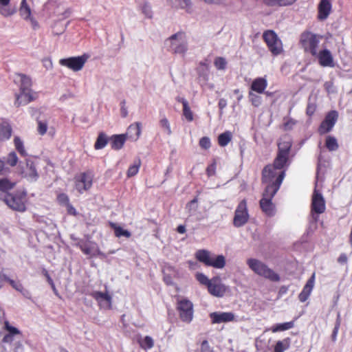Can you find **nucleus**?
Returning <instances> with one entry per match:
<instances>
[{
  "label": "nucleus",
  "mask_w": 352,
  "mask_h": 352,
  "mask_svg": "<svg viewBox=\"0 0 352 352\" xmlns=\"http://www.w3.org/2000/svg\"><path fill=\"white\" fill-rule=\"evenodd\" d=\"M247 264L255 274L260 276H263L272 282H278L280 280L278 274L258 259L249 258L247 261Z\"/></svg>",
  "instance_id": "obj_1"
},
{
  "label": "nucleus",
  "mask_w": 352,
  "mask_h": 352,
  "mask_svg": "<svg viewBox=\"0 0 352 352\" xmlns=\"http://www.w3.org/2000/svg\"><path fill=\"white\" fill-rule=\"evenodd\" d=\"M195 258L205 265L217 269H222L226 265V258L223 255L220 254L212 257L210 252L206 250H197L195 253Z\"/></svg>",
  "instance_id": "obj_2"
},
{
  "label": "nucleus",
  "mask_w": 352,
  "mask_h": 352,
  "mask_svg": "<svg viewBox=\"0 0 352 352\" xmlns=\"http://www.w3.org/2000/svg\"><path fill=\"white\" fill-rule=\"evenodd\" d=\"M26 195L25 191H17L14 193H10L8 195H3V201L9 208L18 212L26 210Z\"/></svg>",
  "instance_id": "obj_3"
},
{
  "label": "nucleus",
  "mask_w": 352,
  "mask_h": 352,
  "mask_svg": "<svg viewBox=\"0 0 352 352\" xmlns=\"http://www.w3.org/2000/svg\"><path fill=\"white\" fill-rule=\"evenodd\" d=\"M182 32H177L165 41L167 50L173 54H184L188 50V44Z\"/></svg>",
  "instance_id": "obj_4"
},
{
  "label": "nucleus",
  "mask_w": 352,
  "mask_h": 352,
  "mask_svg": "<svg viewBox=\"0 0 352 352\" xmlns=\"http://www.w3.org/2000/svg\"><path fill=\"white\" fill-rule=\"evenodd\" d=\"M320 38L322 36L305 31L300 34V43L305 52H309L313 56H316Z\"/></svg>",
  "instance_id": "obj_5"
},
{
  "label": "nucleus",
  "mask_w": 352,
  "mask_h": 352,
  "mask_svg": "<svg viewBox=\"0 0 352 352\" xmlns=\"http://www.w3.org/2000/svg\"><path fill=\"white\" fill-rule=\"evenodd\" d=\"M263 38L269 50L274 56H278L282 52V41L274 30L265 31L263 34Z\"/></svg>",
  "instance_id": "obj_6"
},
{
  "label": "nucleus",
  "mask_w": 352,
  "mask_h": 352,
  "mask_svg": "<svg viewBox=\"0 0 352 352\" xmlns=\"http://www.w3.org/2000/svg\"><path fill=\"white\" fill-rule=\"evenodd\" d=\"M177 310L179 312V318L184 322L189 324L193 319V304L187 299L183 298L177 300Z\"/></svg>",
  "instance_id": "obj_7"
},
{
  "label": "nucleus",
  "mask_w": 352,
  "mask_h": 352,
  "mask_svg": "<svg viewBox=\"0 0 352 352\" xmlns=\"http://www.w3.org/2000/svg\"><path fill=\"white\" fill-rule=\"evenodd\" d=\"M89 58V54H83L81 56L61 58L59 60V63L60 65L66 67L74 72H78L83 68Z\"/></svg>",
  "instance_id": "obj_8"
},
{
  "label": "nucleus",
  "mask_w": 352,
  "mask_h": 352,
  "mask_svg": "<svg viewBox=\"0 0 352 352\" xmlns=\"http://www.w3.org/2000/svg\"><path fill=\"white\" fill-rule=\"evenodd\" d=\"M249 218L247 201L243 199L239 203L235 210L233 218V226L235 228H241L248 223Z\"/></svg>",
  "instance_id": "obj_9"
},
{
  "label": "nucleus",
  "mask_w": 352,
  "mask_h": 352,
  "mask_svg": "<svg viewBox=\"0 0 352 352\" xmlns=\"http://www.w3.org/2000/svg\"><path fill=\"white\" fill-rule=\"evenodd\" d=\"M93 178L94 173L90 170L75 176L76 188L79 193L82 194L91 188L93 184Z\"/></svg>",
  "instance_id": "obj_10"
},
{
  "label": "nucleus",
  "mask_w": 352,
  "mask_h": 352,
  "mask_svg": "<svg viewBox=\"0 0 352 352\" xmlns=\"http://www.w3.org/2000/svg\"><path fill=\"white\" fill-rule=\"evenodd\" d=\"M311 213L315 221L318 220V214L325 211V201L321 192L316 188L314 189L311 199Z\"/></svg>",
  "instance_id": "obj_11"
},
{
  "label": "nucleus",
  "mask_w": 352,
  "mask_h": 352,
  "mask_svg": "<svg viewBox=\"0 0 352 352\" xmlns=\"http://www.w3.org/2000/svg\"><path fill=\"white\" fill-rule=\"evenodd\" d=\"M338 118V112L336 110L329 111L318 127V133L320 135L330 132L335 126Z\"/></svg>",
  "instance_id": "obj_12"
},
{
  "label": "nucleus",
  "mask_w": 352,
  "mask_h": 352,
  "mask_svg": "<svg viewBox=\"0 0 352 352\" xmlns=\"http://www.w3.org/2000/svg\"><path fill=\"white\" fill-rule=\"evenodd\" d=\"M285 178V172L282 171L275 179L274 183H265V188L263 192V197L265 198H272L278 191L280 185Z\"/></svg>",
  "instance_id": "obj_13"
},
{
  "label": "nucleus",
  "mask_w": 352,
  "mask_h": 352,
  "mask_svg": "<svg viewBox=\"0 0 352 352\" xmlns=\"http://www.w3.org/2000/svg\"><path fill=\"white\" fill-rule=\"evenodd\" d=\"M21 173L24 178L31 182L37 181L39 177L34 162L28 159L25 160V167H23Z\"/></svg>",
  "instance_id": "obj_14"
},
{
  "label": "nucleus",
  "mask_w": 352,
  "mask_h": 352,
  "mask_svg": "<svg viewBox=\"0 0 352 352\" xmlns=\"http://www.w3.org/2000/svg\"><path fill=\"white\" fill-rule=\"evenodd\" d=\"M289 164L290 161L289 155L277 153V155L274 160L273 164L266 165L265 171L270 168H276L281 170H285L286 171Z\"/></svg>",
  "instance_id": "obj_15"
},
{
  "label": "nucleus",
  "mask_w": 352,
  "mask_h": 352,
  "mask_svg": "<svg viewBox=\"0 0 352 352\" xmlns=\"http://www.w3.org/2000/svg\"><path fill=\"white\" fill-rule=\"evenodd\" d=\"M212 324L228 322L234 320L235 316L232 312L215 311L210 314Z\"/></svg>",
  "instance_id": "obj_16"
},
{
  "label": "nucleus",
  "mask_w": 352,
  "mask_h": 352,
  "mask_svg": "<svg viewBox=\"0 0 352 352\" xmlns=\"http://www.w3.org/2000/svg\"><path fill=\"white\" fill-rule=\"evenodd\" d=\"M19 13L23 19L30 21L34 29H36L38 27V22L35 20L34 18L32 17L31 9L28 5L26 0L21 1V6L19 8Z\"/></svg>",
  "instance_id": "obj_17"
},
{
  "label": "nucleus",
  "mask_w": 352,
  "mask_h": 352,
  "mask_svg": "<svg viewBox=\"0 0 352 352\" xmlns=\"http://www.w3.org/2000/svg\"><path fill=\"white\" fill-rule=\"evenodd\" d=\"M319 63L322 67H333V58L331 52L327 49H323L317 53Z\"/></svg>",
  "instance_id": "obj_18"
},
{
  "label": "nucleus",
  "mask_w": 352,
  "mask_h": 352,
  "mask_svg": "<svg viewBox=\"0 0 352 352\" xmlns=\"http://www.w3.org/2000/svg\"><path fill=\"white\" fill-rule=\"evenodd\" d=\"M315 283V274L314 273L308 279L305 285L303 287L302 290L298 296V299L300 302H305L309 297L311 292L314 288Z\"/></svg>",
  "instance_id": "obj_19"
},
{
  "label": "nucleus",
  "mask_w": 352,
  "mask_h": 352,
  "mask_svg": "<svg viewBox=\"0 0 352 352\" xmlns=\"http://www.w3.org/2000/svg\"><path fill=\"white\" fill-rule=\"evenodd\" d=\"M266 169V166L263 168L262 170V183H274L275 179L278 177V175L280 172L284 171L285 170H278L276 168H270L269 170ZM286 173H285V174Z\"/></svg>",
  "instance_id": "obj_20"
},
{
  "label": "nucleus",
  "mask_w": 352,
  "mask_h": 352,
  "mask_svg": "<svg viewBox=\"0 0 352 352\" xmlns=\"http://www.w3.org/2000/svg\"><path fill=\"white\" fill-rule=\"evenodd\" d=\"M262 211L268 217H273L276 213L275 205L272 203V198L262 197L259 201Z\"/></svg>",
  "instance_id": "obj_21"
},
{
  "label": "nucleus",
  "mask_w": 352,
  "mask_h": 352,
  "mask_svg": "<svg viewBox=\"0 0 352 352\" xmlns=\"http://www.w3.org/2000/svg\"><path fill=\"white\" fill-rule=\"evenodd\" d=\"M34 100V98L32 94V90H20V94L16 96L15 105L16 107L25 105Z\"/></svg>",
  "instance_id": "obj_22"
},
{
  "label": "nucleus",
  "mask_w": 352,
  "mask_h": 352,
  "mask_svg": "<svg viewBox=\"0 0 352 352\" xmlns=\"http://www.w3.org/2000/svg\"><path fill=\"white\" fill-rule=\"evenodd\" d=\"M207 62V60L200 62L196 69L199 80L204 83L209 79V67Z\"/></svg>",
  "instance_id": "obj_23"
},
{
  "label": "nucleus",
  "mask_w": 352,
  "mask_h": 352,
  "mask_svg": "<svg viewBox=\"0 0 352 352\" xmlns=\"http://www.w3.org/2000/svg\"><path fill=\"white\" fill-rule=\"evenodd\" d=\"M126 140L125 134L113 135L109 138L111 147L116 151L120 150L123 147Z\"/></svg>",
  "instance_id": "obj_24"
},
{
  "label": "nucleus",
  "mask_w": 352,
  "mask_h": 352,
  "mask_svg": "<svg viewBox=\"0 0 352 352\" xmlns=\"http://www.w3.org/2000/svg\"><path fill=\"white\" fill-rule=\"evenodd\" d=\"M212 282L207 287L208 292L214 296L223 297L226 292V286L222 283L216 284Z\"/></svg>",
  "instance_id": "obj_25"
},
{
  "label": "nucleus",
  "mask_w": 352,
  "mask_h": 352,
  "mask_svg": "<svg viewBox=\"0 0 352 352\" xmlns=\"http://www.w3.org/2000/svg\"><path fill=\"white\" fill-rule=\"evenodd\" d=\"M141 134V123L135 122L131 124L127 129L126 138L128 137L133 141H136Z\"/></svg>",
  "instance_id": "obj_26"
},
{
  "label": "nucleus",
  "mask_w": 352,
  "mask_h": 352,
  "mask_svg": "<svg viewBox=\"0 0 352 352\" xmlns=\"http://www.w3.org/2000/svg\"><path fill=\"white\" fill-rule=\"evenodd\" d=\"M20 340L19 338L6 334L4 336L2 343L4 344H8L9 349L11 351L12 346L16 352H20L21 351V344L19 343Z\"/></svg>",
  "instance_id": "obj_27"
},
{
  "label": "nucleus",
  "mask_w": 352,
  "mask_h": 352,
  "mask_svg": "<svg viewBox=\"0 0 352 352\" xmlns=\"http://www.w3.org/2000/svg\"><path fill=\"white\" fill-rule=\"evenodd\" d=\"M10 0H0V14L5 16L8 17L13 15L16 12V7L9 6Z\"/></svg>",
  "instance_id": "obj_28"
},
{
  "label": "nucleus",
  "mask_w": 352,
  "mask_h": 352,
  "mask_svg": "<svg viewBox=\"0 0 352 352\" xmlns=\"http://www.w3.org/2000/svg\"><path fill=\"white\" fill-rule=\"evenodd\" d=\"M292 142L289 138H283L278 143V153L289 155Z\"/></svg>",
  "instance_id": "obj_29"
},
{
  "label": "nucleus",
  "mask_w": 352,
  "mask_h": 352,
  "mask_svg": "<svg viewBox=\"0 0 352 352\" xmlns=\"http://www.w3.org/2000/svg\"><path fill=\"white\" fill-rule=\"evenodd\" d=\"M267 86V81L265 78H255L251 85V89L258 94H263Z\"/></svg>",
  "instance_id": "obj_30"
},
{
  "label": "nucleus",
  "mask_w": 352,
  "mask_h": 352,
  "mask_svg": "<svg viewBox=\"0 0 352 352\" xmlns=\"http://www.w3.org/2000/svg\"><path fill=\"white\" fill-rule=\"evenodd\" d=\"M15 186L14 182H10L7 178H0V200L3 199V195L10 194L8 190L12 189Z\"/></svg>",
  "instance_id": "obj_31"
},
{
  "label": "nucleus",
  "mask_w": 352,
  "mask_h": 352,
  "mask_svg": "<svg viewBox=\"0 0 352 352\" xmlns=\"http://www.w3.org/2000/svg\"><path fill=\"white\" fill-rule=\"evenodd\" d=\"M91 296L98 302L100 305H102V301H105L109 307L111 306L112 298L107 292H102L95 291L91 293Z\"/></svg>",
  "instance_id": "obj_32"
},
{
  "label": "nucleus",
  "mask_w": 352,
  "mask_h": 352,
  "mask_svg": "<svg viewBox=\"0 0 352 352\" xmlns=\"http://www.w3.org/2000/svg\"><path fill=\"white\" fill-rule=\"evenodd\" d=\"M331 8V4L329 0H321L318 10H319V18L320 19H326L329 14Z\"/></svg>",
  "instance_id": "obj_33"
},
{
  "label": "nucleus",
  "mask_w": 352,
  "mask_h": 352,
  "mask_svg": "<svg viewBox=\"0 0 352 352\" xmlns=\"http://www.w3.org/2000/svg\"><path fill=\"white\" fill-rule=\"evenodd\" d=\"M109 226L114 230L115 235L117 237L125 236L126 238H129L131 236V234L129 230L123 229L116 223L109 222Z\"/></svg>",
  "instance_id": "obj_34"
},
{
  "label": "nucleus",
  "mask_w": 352,
  "mask_h": 352,
  "mask_svg": "<svg viewBox=\"0 0 352 352\" xmlns=\"http://www.w3.org/2000/svg\"><path fill=\"white\" fill-rule=\"evenodd\" d=\"M291 345V338L287 337L282 340L276 342L274 346V351L284 352L285 351L289 349Z\"/></svg>",
  "instance_id": "obj_35"
},
{
  "label": "nucleus",
  "mask_w": 352,
  "mask_h": 352,
  "mask_svg": "<svg viewBox=\"0 0 352 352\" xmlns=\"http://www.w3.org/2000/svg\"><path fill=\"white\" fill-rule=\"evenodd\" d=\"M109 141V138H108L107 135L104 132L99 133L94 144L95 149L100 150L104 148Z\"/></svg>",
  "instance_id": "obj_36"
},
{
  "label": "nucleus",
  "mask_w": 352,
  "mask_h": 352,
  "mask_svg": "<svg viewBox=\"0 0 352 352\" xmlns=\"http://www.w3.org/2000/svg\"><path fill=\"white\" fill-rule=\"evenodd\" d=\"M294 327V321H289L283 323H276L271 327V331L273 333L278 331H284L290 329Z\"/></svg>",
  "instance_id": "obj_37"
},
{
  "label": "nucleus",
  "mask_w": 352,
  "mask_h": 352,
  "mask_svg": "<svg viewBox=\"0 0 352 352\" xmlns=\"http://www.w3.org/2000/svg\"><path fill=\"white\" fill-rule=\"evenodd\" d=\"M12 132V127L8 124H0V140L3 141L10 139Z\"/></svg>",
  "instance_id": "obj_38"
},
{
  "label": "nucleus",
  "mask_w": 352,
  "mask_h": 352,
  "mask_svg": "<svg viewBox=\"0 0 352 352\" xmlns=\"http://www.w3.org/2000/svg\"><path fill=\"white\" fill-rule=\"evenodd\" d=\"M198 201L199 198L198 196L195 197L191 201L187 203L186 206V209L187 210L189 216H193L195 214L198 208Z\"/></svg>",
  "instance_id": "obj_39"
},
{
  "label": "nucleus",
  "mask_w": 352,
  "mask_h": 352,
  "mask_svg": "<svg viewBox=\"0 0 352 352\" xmlns=\"http://www.w3.org/2000/svg\"><path fill=\"white\" fill-rule=\"evenodd\" d=\"M232 133L230 131H226L221 133L218 136V143L221 146H226L232 140Z\"/></svg>",
  "instance_id": "obj_40"
},
{
  "label": "nucleus",
  "mask_w": 352,
  "mask_h": 352,
  "mask_svg": "<svg viewBox=\"0 0 352 352\" xmlns=\"http://www.w3.org/2000/svg\"><path fill=\"white\" fill-rule=\"evenodd\" d=\"M195 278L200 284L206 285V287H208V285H209L212 281L216 282L217 280H219V277H214L210 280L204 274L201 272H197L195 274Z\"/></svg>",
  "instance_id": "obj_41"
},
{
  "label": "nucleus",
  "mask_w": 352,
  "mask_h": 352,
  "mask_svg": "<svg viewBox=\"0 0 352 352\" xmlns=\"http://www.w3.org/2000/svg\"><path fill=\"white\" fill-rule=\"evenodd\" d=\"M141 165V160L140 158H137L134 160V162L131 165L126 172L128 177H131L137 175L139 171Z\"/></svg>",
  "instance_id": "obj_42"
},
{
  "label": "nucleus",
  "mask_w": 352,
  "mask_h": 352,
  "mask_svg": "<svg viewBox=\"0 0 352 352\" xmlns=\"http://www.w3.org/2000/svg\"><path fill=\"white\" fill-rule=\"evenodd\" d=\"M325 146L329 151H335L339 147L336 138L331 135H328L326 138Z\"/></svg>",
  "instance_id": "obj_43"
},
{
  "label": "nucleus",
  "mask_w": 352,
  "mask_h": 352,
  "mask_svg": "<svg viewBox=\"0 0 352 352\" xmlns=\"http://www.w3.org/2000/svg\"><path fill=\"white\" fill-rule=\"evenodd\" d=\"M138 342L140 347L144 350L151 349L154 346L153 339L149 336H146L144 338L140 339Z\"/></svg>",
  "instance_id": "obj_44"
},
{
  "label": "nucleus",
  "mask_w": 352,
  "mask_h": 352,
  "mask_svg": "<svg viewBox=\"0 0 352 352\" xmlns=\"http://www.w3.org/2000/svg\"><path fill=\"white\" fill-rule=\"evenodd\" d=\"M21 86L20 90H32L30 89L32 86L31 78L25 74H21Z\"/></svg>",
  "instance_id": "obj_45"
},
{
  "label": "nucleus",
  "mask_w": 352,
  "mask_h": 352,
  "mask_svg": "<svg viewBox=\"0 0 352 352\" xmlns=\"http://www.w3.org/2000/svg\"><path fill=\"white\" fill-rule=\"evenodd\" d=\"M14 143L16 151L19 153L21 155L24 157L28 155V153L23 146V142L19 137H14Z\"/></svg>",
  "instance_id": "obj_46"
},
{
  "label": "nucleus",
  "mask_w": 352,
  "mask_h": 352,
  "mask_svg": "<svg viewBox=\"0 0 352 352\" xmlns=\"http://www.w3.org/2000/svg\"><path fill=\"white\" fill-rule=\"evenodd\" d=\"M5 326L8 331L7 334L12 336H14V337L19 338V340H21V338L22 337V334L16 327L10 325L9 322L8 321H6L5 322Z\"/></svg>",
  "instance_id": "obj_47"
},
{
  "label": "nucleus",
  "mask_w": 352,
  "mask_h": 352,
  "mask_svg": "<svg viewBox=\"0 0 352 352\" xmlns=\"http://www.w3.org/2000/svg\"><path fill=\"white\" fill-rule=\"evenodd\" d=\"M283 120H284L283 129L285 131L292 130L297 123V121L292 118L285 117V118H284Z\"/></svg>",
  "instance_id": "obj_48"
},
{
  "label": "nucleus",
  "mask_w": 352,
  "mask_h": 352,
  "mask_svg": "<svg viewBox=\"0 0 352 352\" xmlns=\"http://www.w3.org/2000/svg\"><path fill=\"white\" fill-rule=\"evenodd\" d=\"M249 98L252 104L256 107H259L262 103V98L251 91L249 93Z\"/></svg>",
  "instance_id": "obj_49"
},
{
  "label": "nucleus",
  "mask_w": 352,
  "mask_h": 352,
  "mask_svg": "<svg viewBox=\"0 0 352 352\" xmlns=\"http://www.w3.org/2000/svg\"><path fill=\"white\" fill-rule=\"evenodd\" d=\"M214 65L219 70H223L226 67L227 61L223 57H217L214 59Z\"/></svg>",
  "instance_id": "obj_50"
},
{
  "label": "nucleus",
  "mask_w": 352,
  "mask_h": 352,
  "mask_svg": "<svg viewBox=\"0 0 352 352\" xmlns=\"http://www.w3.org/2000/svg\"><path fill=\"white\" fill-rule=\"evenodd\" d=\"M6 281L8 282L10 285L16 291L23 292L24 291V288L23 285L20 282H16L12 279H10L8 276H5Z\"/></svg>",
  "instance_id": "obj_51"
},
{
  "label": "nucleus",
  "mask_w": 352,
  "mask_h": 352,
  "mask_svg": "<svg viewBox=\"0 0 352 352\" xmlns=\"http://www.w3.org/2000/svg\"><path fill=\"white\" fill-rule=\"evenodd\" d=\"M76 246L79 248L80 250L86 255H91V248L85 244L82 240L76 243Z\"/></svg>",
  "instance_id": "obj_52"
},
{
  "label": "nucleus",
  "mask_w": 352,
  "mask_h": 352,
  "mask_svg": "<svg viewBox=\"0 0 352 352\" xmlns=\"http://www.w3.org/2000/svg\"><path fill=\"white\" fill-rule=\"evenodd\" d=\"M340 322H341L340 315L338 313L337 318H336V321L335 323V326H334V328L333 329L332 334H331V339L333 342H335L336 340L338 330H339V328L340 326Z\"/></svg>",
  "instance_id": "obj_53"
},
{
  "label": "nucleus",
  "mask_w": 352,
  "mask_h": 352,
  "mask_svg": "<svg viewBox=\"0 0 352 352\" xmlns=\"http://www.w3.org/2000/svg\"><path fill=\"white\" fill-rule=\"evenodd\" d=\"M6 162L11 166H14L16 165L18 162V157L15 152H11L8 154L6 159Z\"/></svg>",
  "instance_id": "obj_54"
},
{
  "label": "nucleus",
  "mask_w": 352,
  "mask_h": 352,
  "mask_svg": "<svg viewBox=\"0 0 352 352\" xmlns=\"http://www.w3.org/2000/svg\"><path fill=\"white\" fill-rule=\"evenodd\" d=\"M183 116L188 122L193 120V113L191 111L189 104L183 107Z\"/></svg>",
  "instance_id": "obj_55"
},
{
  "label": "nucleus",
  "mask_w": 352,
  "mask_h": 352,
  "mask_svg": "<svg viewBox=\"0 0 352 352\" xmlns=\"http://www.w3.org/2000/svg\"><path fill=\"white\" fill-rule=\"evenodd\" d=\"M141 10L142 13L147 17V18H152V10L150 5L148 3H144L141 6Z\"/></svg>",
  "instance_id": "obj_56"
},
{
  "label": "nucleus",
  "mask_w": 352,
  "mask_h": 352,
  "mask_svg": "<svg viewBox=\"0 0 352 352\" xmlns=\"http://www.w3.org/2000/svg\"><path fill=\"white\" fill-rule=\"evenodd\" d=\"M57 201L60 205L65 206L70 203L69 198L68 195L65 193H60L57 196Z\"/></svg>",
  "instance_id": "obj_57"
},
{
  "label": "nucleus",
  "mask_w": 352,
  "mask_h": 352,
  "mask_svg": "<svg viewBox=\"0 0 352 352\" xmlns=\"http://www.w3.org/2000/svg\"><path fill=\"white\" fill-rule=\"evenodd\" d=\"M160 126L166 130V133L168 135H170L172 131H171L170 123H169L168 119L166 118H164L160 120Z\"/></svg>",
  "instance_id": "obj_58"
},
{
  "label": "nucleus",
  "mask_w": 352,
  "mask_h": 352,
  "mask_svg": "<svg viewBox=\"0 0 352 352\" xmlns=\"http://www.w3.org/2000/svg\"><path fill=\"white\" fill-rule=\"evenodd\" d=\"M47 130V123L43 121H38V131L40 135H44Z\"/></svg>",
  "instance_id": "obj_59"
},
{
  "label": "nucleus",
  "mask_w": 352,
  "mask_h": 352,
  "mask_svg": "<svg viewBox=\"0 0 352 352\" xmlns=\"http://www.w3.org/2000/svg\"><path fill=\"white\" fill-rule=\"evenodd\" d=\"M210 140L208 137H203L199 140V146L204 149H208L210 147Z\"/></svg>",
  "instance_id": "obj_60"
},
{
  "label": "nucleus",
  "mask_w": 352,
  "mask_h": 352,
  "mask_svg": "<svg viewBox=\"0 0 352 352\" xmlns=\"http://www.w3.org/2000/svg\"><path fill=\"white\" fill-rule=\"evenodd\" d=\"M201 352H214L213 349L210 346L208 340H205L201 342Z\"/></svg>",
  "instance_id": "obj_61"
},
{
  "label": "nucleus",
  "mask_w": 352,
  "mask_h": 352,
  "mask_svg": "<svg viewBox=\"0 0 352 352\" xmlns=\"http://www.w3.org/2000/svg\"><path fill=\"white\" fill-rule=\"evenodd\" d=\"M120 113L122 118H126L128 116V110L126 107V100H122L120 103Z\"/></svg>",
  "instance_id": "obj_62"
},
{
  "label": "nucleus",
  "mask_w": 352,
  "mask_h": 352,
  "mask_svg": "<svg viewBox=\"0 0 352 352\" xmlns=\"http://www.w3.org/2000/svg\"><path fill=\"white\" fill-rule=\"evenodd\" d=\"M216 171V164L214 162L209 166H208L206 168V174L208 177H211L215 174Z\"/></svg>",
  "instance_id": "obj_63"
},
{
  "label": "nucleus",
  "mask_w": 352,
  "mask_h": 352,
  "mask_svg": "<svg viewBox=\"0 0 352 352\" xmlns=\"http://www.w3.org/2000/svg\"><path fill=\"white\" fill-rule=\"evenodd\" d=\"M316 107L315 104L309 102L307 104V109H306L307 114L309 116H311L316 111Z\"/></svg>",
  "instance_id": "obj_64"
}]
</instances>
